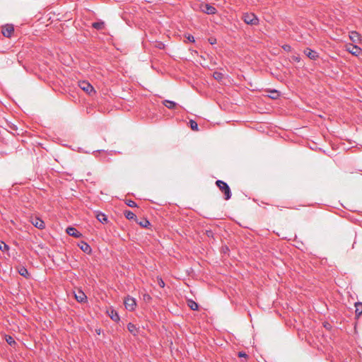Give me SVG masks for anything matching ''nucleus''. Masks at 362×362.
<instances>
[{
  "mask_svg": "<svg viewBox=\"0 0 362 362\" xmlns=\"http://www.w3.org/2000/svg\"><path fill=\"white\" fill-rule=\"evenodd\" d=\"M216 185L220 189V190L224 194L225 199H230L231 197V191L228 185L226 182L220 180L216 182Z\"/></svg>",
  "mask_w": 362,
  "mask_h": 362,
  "instance_id": "obj_1",
  "label": "nucleus"
},
{
  "mask_svg": "<svg viewBox=\"0 0 362 362\" xmlns=\"http://www.w3.org/2000/svg\"><path fill=\"white\" fill-rule=\"evenodd\" d=\"M9 250V247L7 244H6L4 241L0 240V250L2 252L8 251Z\"/></svg>",
  "mask_w": 362,
  "mask_h": 362,
  "instance_id": "obj_25",
  "label": "nucleus"
},
{
  "mask_svg": "<svg viewBox=\"0 0 362 362\" xmlns=\"http://www.w3.org/2000/svg\"><path fill=\"white\" fill-rule=\"evenodd\" d=\"M187 39L189 42H194V37L192 35H188L187 37Z\"/></svg>",
  "mask_w": 362,
  "mask_h": 362,
  "instance_id": "obj_31",
  "label": "nucleus"
},
{
  "mask_svg": "<svg viewBox=\"0 0 362 362\" xmlns=\"http://www.w3.org/2000/svg\"><path fill=\"white\" fill-rule=\"evenodd\" d=\"M189 124H190V127L192 130L194 131H198V124L197 123L194 121V120H192L191 119L189 121Z\"/></svg>",
  "mask_w": 362,
  "mask_h": 362,
  "instance_id": "obj_26",
  "label": "nucleus"
},
{
  "mask_svg": "<svg viewBox=\"0 0 362 362\" xmlns=\"http://www.w3.org/2000/svg\"><path fill=\"white\" fill-rule=\"evenodd\" d=\"M75 298L76 299V300L79 303H82V302H84L86 300V296L85 295V293L79 290L76 293H75Z\"/></svg>",
  "mask_w": 362,
  "mask_h": 362,
  "instance_id": "obj_11",
  "label": "nucleus"
},
{
  "mask_svg": "<svg viewBox=\"0 0 362 362\" xmlns=\"http://www.w3.org/2000/svg\"><path fill=\"white\" fill-rule=\"evenodd\" d=\"M158 47L159 49H162V48H163V47H164V45H163L162 42H160V43H159V45H158Z\"/></svg>",
  "mask_w": 362,
  "mask_h": 362,
  "instance_id": "obj_35",
  "label": "nucleus"
},
{
  "mask_svg": "<svg viewBox=\"0 0 362 362\" xmlns=\"http://www.w3.org/2000/svg\"><path fill=\"white\" fill-rule=\"evenodd\" d=\"M92 27L96 30H100L105 28V23L103 21H97L92 23Z\"/></svg>",
  "mask_w": 362,
  "mask_h": 362,
  "instance_id": "obj_14",
  "label": "nucleus"
},
{
  "mask_svg": "<svg viewBox=\"0 0 362 362\" xmlns=\"http://www.w3.org/2000/svg\"><path fill=\"white\" fill-rule=\"evenodd\" d=\"M243 21L250 25H256L259 23L258 18L253 13H245L243 16Z\"/></svg>",
  "mask_w": 362,
  "mask_h": 362,
  "instance_id": "obj_2",
  "label": "nucleus"
},
{
  "mask_svg": "<svg viewBox=\"0 0 362 362\" xmlns=\"http://www.w3.org/2000/svg\"><path fill=\"white\" fill-rule=\"evenodd\" d=\"M349 51L350 53H351L353 55L358 56L361 52V49L356 46V45H351V49L349 48Z\"/></svg>",
  "mask_w": 362,
  "mask_h": 362,
  "instance_id": "obj_12",
  "label": "nucleus"
},
{
  "mask_svg": "<svg viewBox=\"0 0 362 362\" xmlns=\"http://www.w3.org/2000/svg\"><path fill=\"white\" fill-rule=\"evenodd\" d=\"M164 105L168 109H174L177 106V103L171 100H165L163 102Z\"/></svg>",
  "mask_w": 362,
  "mask_h": 362,
  "instance_id": "obj_16",
  "label": "nucleus"
},
{
  "mask_svg": "<svg viewBox=\"0 0 362 362\" xmlns=\"http://www.w3.org/2000/svg\"><path fill=\"white\" fill-rule=\"evenodd\" d=\"M66 233L71 235V236H73V237H75V238H79L82 235V234L78 231L74 227H68L66 228Z\"/></svg>",
  "mask_w": 362,
  "mask_h": 362,
  "instance_id": "obj_10",
  "label": "nucleus"
},
{
  "mask_svg": "<svg viewBox=\"0 0 362 362\" xmlns=\"http://www.w3.org/2000/svg\"><path fill=\"white\" fill-rule=\"evenodd\" d=\"M96 218H97L98 221L102 223H105L107 222V218L106 215L103 213H101V212L98 213V214L96 215Z\"/></svg>",
  "mask_w": 362,
  "mask_h": 362,
  "instance_id": "obj_13",
  "label": "nucleus"
},
{
  "mask_svg": "<svg viewBox=\"0 0 362 362\" xmlns=\"http://www.w3.org/2000/svg\"><path fill=\"white\" fill-rule=\"evenodd\" d=\"M124 303L126 309L129 311L134 310L136 305V300L129 296L125 298Z\"/></svg>",
  "mask_w": 362,
  "mask_h": 362,
  "instance_id": "obj_3",
  "label": "nucleus"
},
{
  "mask_svg": "<svg viewBox=\"0 0 362 362\" xmlns=\"http://www.w3.org/2000/svg\"><path fill=\"white\" fill-rule=\"evenodd\" d=\"M213 77L218 81H221L223 78V74L219 71H214L213 73Z\"/></svg>",
  "mask_w": 362,
  "mask_h": 362,
  "instance_id": "obj_22",
  "label": "nucleus"
},
{
  "mask_svg": "<svg viewBox=\"0 0 362 362\" xmlns=\"http://www.w3.org/2000/svg\"><path fill=\"white\" fill-rule=\"evenodd\" d=\"M127 329L131 333L134 334V335H136V328L134 325L132 323H129L127 325Z\"/></svg>",
  "mask_w": 362,
  "mask_h": 362,
  "instance_id": "obj_23",
  "label": "nucleus"
},
{
  "mask_svg": "<svg viewBox=\"0 0 362 362\" xmlns=\"http://www.w3.org/2000/svg\"><path fill=\"white\" fill-rule=\"evenodd\" d=\"M270 93L271 95H269V97L272 99H276L279 96V93L276 90H271Z\"/></svg>",
  "mask_w": 362,
  "mask_h": 362,
  "instance_id": "obj_27",
  "label": "nucleus"
},
{
  "mask_svg": "<svg viewBox=\"0 0 362 362\" xmlns=\"http://www.w3.org/2000/svg\"><path fill=\"white\" fill-rule=\"evenodd\" d=\"M18 273L20 275L27 278L30 276L29 273H28V269L24 267H21L19 269H18Z\"/></svg>",
  "mask_w": 362,
  "mask_h": 362,
  "instance_id": "obj_20",
  "label": "nucleus"
},
{
  "mask_svg": "<svg viewBox=\"0 0 362 362\" xmlns=\"http://www.w3.org/2000/svg\"><path fill=\"white\" fill-rule=\"evenodd\" d=\"M124 216L129 220H133L136 218V215L131 211L126 210L124 211Z\"/></svg>",
  "mask_w": 362,
  "mask_h": 362,
  "instance_id": "obj_17",
  "label": "nucleus"
},
{
  "mask_svg": "<svg viewBox=\"0 0 362 362\" xmlns=\"http://www.w3.org/2000/svg\"><path fill=\"white\" fill-rule=\"evenodd\" d=\"M31 223L35 227L39 229H43L45 227L44 221L38 217L33 218Z\"/></svg>",
  "mask_w": 362,
  "mask_h": 362,
  "instance_id": "obj_8",
  "label": "nucleus"
},
{
  "mask_svg": "<svg viewBox=\"0 0 362 362\" xmlns=\"http://www.w3.org/2000/svg\"><path fill=\"white\" fill-rule=\"evenodd\" d=\"M138 223L143 228H147L150 226V222L146 218H143L141 221L138 222Z\"/></svg>",
  "mask_w": 362,
  "mask_h": 362,
  "instance_id": "obj_24",
  "label": "nucleus"
},
{
  "mask_svg": "<svg viewBox=\"0 0 362 362\" xmlns=\"http://www.w3.org/2000/svg\"><path fill=\"white\" fill-rule=\"evenodd\" d=\"M109 315H110V318L115 322H117L119 320V317L118 313L114 310H112L110 311V313H109Z\"/></svg>",
  "mask_w": 362,
  "mask_h": 362,
  "instance_id": "obj_19",
  "label": "nucleus"
},
{
  "mask_svg": "<svg viewBox=\"0 0 362 362\" xmlns=\"http://www.w3.org/2000/svg\"><path fill=\"white\" fill-rule=\"evenodd\" d=\"M187 305L192 310H197L199 308L198 304L193 300H189L187 301Z\"/></svg>",
  "mask_w": 362,
  "mask_h": 362,
  "instance_id": "obj_18",
  "label": "nucleus"
},
{
  "mask_svg": "<svg viewBox=\"0 0 362 362\" xmlns=\"http://www.w3.org/2000/svg\"><path fill=\"white\" fill-rule=\"evenodd\" d=\"M356 310L355 313L357 317L362 314V303L358 302L355 303Z\"/></svg>",
  "mask_w": 362,
  "mask_h": 362,
  "instance_id": "obj_15",
  "label": "nucleus"
},
{
  "mask_svg": "<svg viewBox=\"0 0 362 362\" xmlns=\"http://www.w3.org/2000/svg\"><path fill=\"white\" fill-rule=\"evenodd\" d=\"M14 32V28L13 25L7 24L2 27L1 33L6 37H11Z\"/></svg>",
  "mask_w": 362,
  "mask_h": 362,
  "instance_id": "obj_4",
  "label": "nucleus"
},
{
  "mask_svg": "<svg viewBox=\"0 0 362 362\" xmlns=\"http://www.w3.org/2000/svg\"><path fill=\"white\" fill-rule=\"evenodd\" d=\"M238 356H239V357H240V358H241V357H245V358H246V357H247V355L245 352L240 351V352L238 353Z\"/></svg>",
  "mask_w": 362,
  "mask_h": 362,
  "instance_id": "obj_33",
  "label": "nucleus"
},
{
  "mask_svg": "<svg viewBox=\"0 0 362 362\" xmlns=\"http://www.w3.org/2000/svg\"><path fill=\"white\" fill-rule=\"evenodd\" d=\"M202 11L204 13H205L206 14H210V15L215 14L217 12L216 8L214 6H213L209 4H206L203 5L202 7Z\"/></svg>",
  "mask_w": 362,
  "mask_h": 362,
  "instance_id": "obj_6",
  "label": "nucleus"
},
{
  "mask_svg": "<svg viewBox=\"0 0 362 362\" xmlns=\"http://www.w3.org/2000/svg\"><path fill=\"white\" fill-rule=\"evenodd\" d=\"M292 59L296 62H300V57H298V56H293L292 57Z\"/></svg>",
  "mask_w": 362,
  "mask_h": 362,
  "instance_id": "obj_32",
  "label": "nucleus"
},
{
  "mask_svg": "<svg viewBox=\"0 0 362 362\" xmlns=\"http://www.w3.org/2000/svg\"><path fill=\"white\" fill-rule=\"evenodd\" d=\"M158 284L161 288L165 286V282L161 278H158Z\"/></svg>",
  "mask_w": 362,
  "mask_h": 362,
  "instance_id": "obj_30",
  "label": "nucleus"
},
{
  "mask_svg": "<svg viewBox=\"0 0 362 362\" xmlns=\"http://www.w3.org/2000/svg\"><path fill=\"white\" fill-rule=\"evenodd\" d=\"M144 300H150L151 298L148 294L144 295Z\"/></svg>",
  "mask_w": 362,
  "mask_h": 362,
  "instance_id": "obj_34",
  "label": "nucleus"
},
{
  "mask_svg": "<svg viewBox=\"0 0 362 362\" xmlns=\"http://www.w3.org/2000/svg\"><path fill=\"white\" fill-rule=\"evenodd\" d=\"M304 54L312 60H316L319 57L318 53L310 48H306L304 50Z\"/></svg>",
  "mask_w": 362,
  "mask_h": 362,
  "instance_id": "obj_7",
  "label": "nucleus"
},
{
  "mask_svg": "<svg viewBox=\"0 0 362 362\" xmlns=\"http://www.w3.org/2000/svg\"><path fill=\"white\" fill-rule=\"evenodd\" d=\"M282 48L286 52L291 51V47L289 45H284L282 46Z\"/></svg>",
  "mask_w": 362,
  "mask_h": 362,
  "instance_id": "obj_29",
  "label": "nucleus"
},
{
  "mask_svg": "<svg viewBox=\"0 0 362 362\" xmlns=\"http://www.w3.org/2000/svg\"><path fill=\"white\" fill-rule=\"evenodd\" d=\"M126 204L127 206H129V207H136L137 206L136 203L132 199H127L126 201Z\"/></svg>",
  "mask_w": 362,
  "mask_h": 362,
  "instance_id": "obj_28",
  "label": "nucleus"
},
{
  "mask_svg": "<svg viewBox=\"0 0 362 362\" xmlns=\"http://www.w3.org/2000/svg\"><path fill=\"white\" fill-rule=\"evenodd\" d=\"M78 247H80V249L84 252L86 254H90L92 252V249L90 247V246L86 242L84 241H81L78 244Z\"/></svg>",
  "mask_w": 362,
  "mask_h": 362,
  "instance_id": "obj_9",
  "label": "nucleus"
},
{
  "mask_svg": "<svg viewBox=\"0 0 362 362\" xmlns=\"http://www.w3.org/2000/svg\"><path fill=\"white\" fill-rule=\"evenodd\" d=\"M78 86L83 90H84L87 93L90 94L92 92H95L92 85L87 81H80Z\"/></svg>",
  "mask_w": 362,
  "mask_h": 362,
  "instance_id": "obj_5",
  "label": "nucleus"
},
{
  "mask_svg": "<svg viewBox=\"0 0 362 362\" xmlns=\"http://www.w3.org/2000/svg\"><path fill=\"white\" fill-rule=\"evenodd\" d=\"M5 339L6 341V342L11 346H13L16 344V341L14 340V339L10 336V335H6L5 336Z\"/></svg>",
  "mask_w": 362,
  "mask_h": 362,
  "instance_id": "obj_21",
  "label": "nucleus"
}]
</instances>
